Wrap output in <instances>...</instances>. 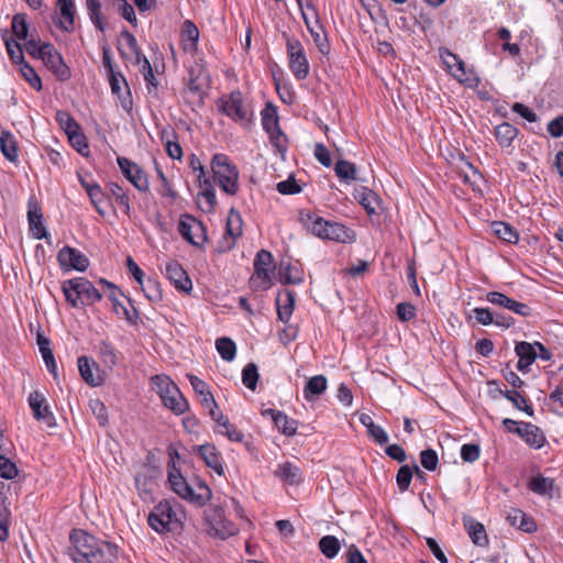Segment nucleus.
<instances>
[{
    "label": "nucleus",
    "instance_id": "a18cd8bd",
    "mask_svg": "<svg viewBox=\"0 0 563 563\" xmlns=\"http://www.w3.org/2000/svg\"><path fill=\"white\" fill-rule=\"evenodd\" d=\"M518 135V129L508 122H504L495 128V137L501 147H508Z\"/></svg>",
    "mask_w": 563,
    "mask_h": 563
},
{
    "label": "nucleus",
    "instance_id": "7ed1b4c3",
    "mask_svg": "<svg viewBox=\"0 0 563 563\" xmlns=\"http://www.w3.org/2000/svg\"><path fill=\"white\" fill-rule=\"evenodd\" d=\"M153 388L161 397L163 405L179 416L189 409V402L178 386L167 375H154L151 378Z\"/></svg>",
    "mask_w": 563,
    "mask_h": 563
},
{
    "label": "nucleus",
    "instance_id": "c756f323",
    "mask_svg": "<svg viewBox=\"0 0 563 563\" xmlns=\"http://www.w3.org/2000/svg\"><path fill=\"white\" fill-rule=\"evenodd\" d=\"M302 18L305 21V24L318 48V51L322 55H329L330 54V43L328 41L327 34L323 30V26L319 23V20H316V25L312 26L309 19L305 13H302Z\"/></svg>",
    "mask_w": 563,
    "mask_h": 563
},
{
    "label": "nucleus",
    "instance_id": "5701e85b",
    "mask_svg": "<svg viewBox=\"0 0 563 563\" xmlns=\"http://www.w3.org/2000/svg\"><path fill=\"white\" fill-rule=\"evenodd\" d=\"M515 353L519 357L516 367L519 372H522V373L529 372L530 366L538 358V353L536 350L534 342L533 343L526 342V341L516 342Z\"/></svg>",
    "mask_w": 563,
    "mask_h": 563
},
{
    "label": "nucleus",
    "instance_id": "0eeeda50",
    "mask_svg": "<svg viewBox=\"0 0 563 563\" xmlns=\"http://www.w3.org/2000/svg\"><path fill=\"white\" fill-rule=\"evenodd\" d=\"M286 49L289 59V68L298 80H303L309 75V62L301 42L287 36Z\"/></svg>",
    "mask_w": 563,
    "mask_h": 563
},
{
    "label": "nucleus",
    "instance_id": "09e8293b",
    "mask_svg": "<svg viewBox=\"0 0 563 563\" xmlns=\"http://www.w3.org/2000/svg\"><path fill=\"white\" fill-rule=\"evenodd\" d=\"M262 126L265 132H271L276 128H279V118L277 108L272 103L267 102L265 108L261 112Z\"/></svg>",
    "mask_w": 563,
    "mask_h": 563
},
{
    "label": "nucleus",
    "instance_id": "79ce46f5",
    "mask_svg": "<svg viewBox=\"0 0 563 563\" xmlns=\"http://www.w3.org/2000/svg\"><path fill=\"white\" fill-rule=\"evenodd\" d=\"M492 230L497 238L507 243L516 244L519 241L518 231L507 222L494 221L492 223Z\"/></svg>",
    "mask_w": 563,
    "mask_h": 563
},
{
    "label": "nucleus",
    "instance_id": "5fc2aeb1",
    "mask_svg": "<svg viewBox=\"0 0 563 563\" xmlns=\"http://www.w3.org/2000/svg\"><path fill=\"white\" fill-rule=\"evenodd\" d=\"M216 349L224 361L231 362L234 360L236 354V345L232 339L228 336L217 339Z\"/></svg>",
    "mask_w": 563,
    "mask_h": 563
},
{
    "label": "nucleus",
    "instance_id": "b1692460",
    "mask_svg": "<svg viewBox=\"0 0 563 563\" xmlns=\"http://www.w3.org/2000/svg\"><path fill=\"white\" fill-rule=\"evenodd\" d=\"M78 371L82 379L91 387L102 385L103 378L99 374L97 363L88 356L81 355L77 360Z\"/></svg>",
    "mask_w": 563,
    "mask_h": 563
},
{
    "label": "nucleus",
    "instance_id": "680f3d73",
    "mask_svg": "<svg viewBox=\"0 0 563 563\" xmlns=\"http://www.w3.org/2000/svg\"><path fill=\"white\" fill-rule=\"evenodd\" d=\"M109 191L115 198V201L122 208L123 212L130 217V212H131L130 198L124 192L123 188L117 183H110Z\"/></svg>",
    "mask_w": 563,
    "mask_h": 563
},
{
    "label": "nucleus",
    "instance_id": "a211bd4d",
    "mask_svg": "<svg viewBox=\"0 0 563 563\" xmlns=\"http://www.w3.org/2000/svg\"><path fill=\"white\" fill-rule=\"evenodd\" d=\"M440 56L449 68L456 67L455 71H453V76L461 82L467 84L468 86H473L478 81L477 78H472L465 67V63L455 54H453L448 48L440 49Z\"/></svg>",
    "mask_w": 563,
    "mask_h": 563
},
{
    "label": "nucleus",
    "instance_id": "bb28decb",
    "mask_svg": "<svg viewBox=\"0 0 563 563\" xmlns=\"http://www.w3.org/2000/svg\"><path fill=\"white\" fill-rule=\"evenodd\" d=\"M296 292L289 289L280 290L276 297L277 314L282 322H288L295 307Z\"/></svg>",
    "mask_w": 563,
    "mask_h": 563
},
{
    "label": "nucleus",
    "instance_id": "393cba45",
    "mask_svg": "<svg viewBox=\"0 0 563 563\" xmlns=\"http://www.w3.org/2000/svg\"><path fill=\"white\" fill-rule=\"evenodd\" d=\"M323 240L335 241L339 243H353L356 240V233L351 228L336 221H328Z\"/></svg>",
    "mask_w": 563,
    "mask_h": 563
},
{
    "label": "nucleus",
    "instance_id": "4d7b16f0",
    "mask_svg": "<svg viewBox=\"0 0 563 563\" xmlns=\"http://www.w3.org/2000/svg\"><path fill=\"white\" fill-rule=\"evenodd\" d=\"M11 29L14 34V36L18 40L25 41L29 38V23L26 22V14L25 13H15L12 16L11 22Z\"/></svg>",
    "mask_w": 563,
    "mask_h": 563
},
{
    "label": "nucleus",
    "instance_id": "f8f14e48",
    "mask_svg": "<svg viewBox=\"0 0 563 563\" xmlns=\"http://www.w3.org/2000/svg\"><path fill=\"white\" fill-rule=\"evenodd\" d=\"M27 402L33 412V417L37 421L45 423L48 428L56 426L54 413L52 412L49 406L46 402V398L42 393L37 390L30 393Z\"/></svg>",
    "mask_w": 563,
    "mask_h": 563
},
{
    "label": "nucleus",
    "instance_id": "4c0bfd02",
    "mask_svg": "<svg viewBox=\"0 0 563 563\" xmlns=\"http://www.w3.org/2000/svg\"><path fill=\"white\" fill-rule=\"evenodd\" d=\"M57 5L60 11V15L65 19V22H59V27L65 32H73L75 25V2L74 0H57Z\"/></svg>",
    "mask_w": 563,
    "mask_h": 563
},
{
    "label": "nucleus",
    "instance_id": "49530a36",
    "mask_svg": "<svg viewBox=\"0 0 563 563\" xmlns=\"http://www.w3.org/2000/svg\"><path fill=\"white\" fill-rule=\"evenodd\" d=\"M334 173L340 180L344 183H350L353 180H358L357 177V167L354 163H351L345 159H339L334 165Z\"/></svg>",
    "mask_w": 563,
    "mask_h": 563
},
{
    "label": "nucleus",
    "instance_id": "f3484780",
    "mask_svg": "<svg viewBox=\"0 0 563 563\" xmlns=\"http://www.w3.org/2000/svg\"><path fill=\"white\" fill-rule=\"evenodd\" d=\"M194 451L199 454L205 464L212 468L218 475L224 474V463L220 451L212 443H205L194 448Z\"/></svg>",
    "mask_w": 563,
    "mask_h": 563
},
{
    "label": "nucleus",
    "instance_id": "9b49d317",
    "mask_svg": "<svg viewBox=\"0 0 563 563\" xmlns=\"http://www.w3.org/2000/svg\"><path fill=\"white\" fill-rule=\"evenodd\" d=\"M117 163L124 177L140 191H147L150 188L146 173L134 162L126 157L118 156Z\"/></svg>",
    "mask_w": 563,
    "mask_h": 563
},
{
    "label": "nucleus",
    "instance_id": "2f4dec72",
    "mask_svg": "<svg viewBox=\"0 0 563 563\" xmlns=\"http://www.w3.org/2000/svg\"><path fill=\"white\" fill-rule=\"evenodd\" d=\"M328 387V379L324 375H316L309 378L303 387V397L307 401H312L322 395Z\"/></svg>",
    "mask_w": 563,
    "mask_h": 563
},
{
    "label": "nucleus",
    "instance_id": "13d9d810",
    "mask_svg": "<svg viewBox=\"0 0 563 563\" xmlns=\"http://www.w3.org/2000/svg\"><path fill=\"white\" fill-rule=\"evenodd\" d=\"M68 141L70 145L82 156H89V145L87 142V137L82 132L81 126L79 130H76L69 134H67Z\"/></svg>",
    "mask_w": 563,
    "mask_h": 563
},
{
    "label": "nucleus",
    "instance_id": "e433bc0d",
    "mask_svg": "<svg viewBox=\"0 0 563 563\" xmlns=\"http://www.w3.org/2000/svg\"><path fill=\"white\" fill-rule=\"evenodd\" d=\"M499 394L509 400L515 408L526 412L529 417L534 416L533 407L528 404V398L518 390L498 389Z\"/></svg>",
    "mask_w": 563,
    "mask_h": 563
},
{
    "label": "nucleus",
    "instance_id": "603ef678",
    "mask_svg": "<svg viewBox=\"0 0 563 563\" xmlns=\"http://www.w3.org/2000/svg\"><path fill=\"white\" fill-rule=\"evenodd\" d=\"M202 190L199 196L206 200V207H201L205 212H212L217 205L216 190L211 184L210 178H203L202 183H198Z\"/></svg>",
    "mask_w": 563,
    "mask_h": 563
},
{
    "label": "nucleus",
    "instance_id": "412c9836",
    "mask_svg": "<svg viewBox=\"0 0 563 563\" xmlns=\"http://www.w3.org/2000/svg\"><path fill=\"white\" fill-rule=\"evenodd\" d=\"M253 266L257 278L271 285L275 268L273 254L266 250L258 251L254 258Z\"/></svg>",
    "mask_w": 563,
    "mask_h": 563
},
{
    "label": "nucleus",
    "instance_id": "423d86ee",
    "mask_svg": "<svg viewBox=\"0 0 563 563\" xmlns=\"http://www.w3.org/2000/svg\"><path fill=\"white\" fill-rule=\"evenodd\" d=\"M203 519L208 526V534L225 540L238 533L236 526L225 518L221 505L211 504L203 512Z\"/></svg>",
    "mask_w": 563,
    "mask_h": 563
},
{
    "label": "nucleus",
    "instance_id": "cd10ccee",
    "mask_svg": "<svg viewBox=\"0 0 563 563\" xmlns=\"http://www.w3.org/2000/svg\"><path fill=\"white\" fill-rule=\"evenodd\" d=\"M463 525L468 533L472 542L477 547H487L488 545V537L486 533V529L483 523L477 521L471 516L463 517Z\"/></svg>",
    "mask_w": 563,
    "mask_h": 563
},
{
    "label": "nucleus",
    "instance_id": "39448f33",
    "mask_svg": "<svg viewBox=\"0 0 563 563\" xmlns=\"http://www.w3.org/2000/svg\"><path fill=\"white\" fill-rule=\"evenodd\" d=\"M147 522L157 533H167L181 528L170 500H162L148 514Z\"/></svg>",
    "mask_w": 563,
    "mask_h": 563
},
{
    "label": "nucleus",
    "instance_id": "864d4df0",
    "mask_svg": "<svg viewBox=\"0 0 563 563\" xmlns=\"http://www.w3.org/2000/svg\"><path fill=\"white\" fill-rule=\"evenodd\" d=\"M340 549V541L334 536H324L319 540V550L328 559L335 558Z\"/></svg>",
    "mask_w": 563,
    "mask_h": 563
},
{
    "label": "nucleus",
    "instance_id": "ea45409f",
    "mask_svg": "<svg viewBox=\"0 0 563 563\" xmlns=\"http://www.w3.org/2000/svg\"><path fill=\"white\" fill-rule=\"evenodd\" d=\"M0 150L3 156L10 162L18 159V144L14 135L10 131H1L0 133Z\"/></svg>",
    "mask_w": 563,
    "mask_h": 563
},
{
    "label": "nucleus",
    "instance_id": "f257e3e1",
    "mask_svg": "<svg viewBox=\"0 0 563 563\" xmlns=\"http://www.w3.org/2000/svg\"><path fill=\"white\" fill-rule=\"evenodd\" d=\"M71 547L68 554L75 563H114L119 547L110 541L96 538L81 529L70 532Z\"/></svg>",
    "mask_w": 563,
    "mask_h": 563
},
{
    "label": "nucleus",
    "instance_id": "4468645a",
    "mask_svg": "<svg viewBox=\"0 0 563 563\" xmlns=\"http://www.w3.org/2000/svg\"><path fill=\"white\" fill-rule=\"evenodd\" d=\"M108 79L111 92L117 96L121 107L128 113H131L133 110V98L125 77L122 75V73H118L108 77Z\"/></svg>",
    "mask_w": 563,
    "mask_h": 563
},
{
    "label": "nucleus",
    "instance_id": "dca6fc26",
    "mask_svg": "<svg viewBox=\"0 0 563 563\" xmlns=\"http://www.w3.org/2000/svg\"><path fill=\"white\" fill-rule=\"evenodd\" d=\"M486 300L493 305L508 309L521 317H529L532 313V309L528 305L519 302L508 297L504 292L489 291L486 295Z\"/></svg>",
    "mask_w": 563,
    "mask_h": 563
},
{
    "label": "nucleus",
    "instance_id": "7c9ffc66",
    "mask_svg": "<svg viewBox=\"0 0 563 563\" xmlns=\"http://www.w3.org/2000/svg\"><path fill=\"white\" fill-rule=\"evenodd\" d=\"M277 277L283 285H299L303 282L302 272L285 261L279 263Z\"/></svg>",
    "mask_w": 563,
    "mask_h": 563
},
{
    "label": "nucleus",
    "instance_id": "69168bd1",
    "mask_svg": "<svg viewBox=\"0 0 563 563\" xmlns=\"http://www.w3.org/2000/svg\"><path fill=\"white\" fill-rule=\"evenodd\" d=\"M55 120L66 133V135L76 130H79L80 128V124L67 111L64 110H58L56 112Z\"/></svg>",
    "mask_w": 563,
    "mask_h": 563
},
{
    "label": "nucleus",
    "instance_id": "e2e57ef3",
    "mask_svg": "<svg viewBox=\"0 0 563 563\" xmlns=\"http://www.w3.org/2000/svg\"><path fill=\"white\" fill-rule=\"evenodd\" d=\"M258 378H260V374H258L256 364L255 363L246 364L242 371L243 385L251 390H255V388L257 386Z\"/></svg>",
    "mask_w": 563,
    "mask_h": 563
},
{
    "label": "nucleus",
    "instance_id": "72a5a7b5",
    "mask_svg": "<svg viewBox=\"0 0 563 563\" xmlns=\"http://www.w3.org/2000/svg\"><path fill=\"white\" fill-rule=\"evenodd\" d=\"M555 487V482L553 478L544 477L542 474H538L532 476L528 482V488L532 493L539 496H549L552 497V493Z\"/></svg>",
    "mask_w": 563,
    "mask_h": 563
},
{
    "label": "nucleus",
    "instance_id": "bf43d9fd",
    "mask_svg": "<svg viewBox=\"0 0 563 563\" xmlns=\"http://www.w3.org/2000/svg\"><path fill=\"white\" fill-rule=\"evenodd\" d=\"M76 279H67L62 283V291L65 296V300L73 307V308H81V299L80 295H78L77 289L73 286H75Z\"/></svg>",
    "mask_w": 563,
    "mask_h": 563
},
{
    "label": "nucleus",
    "instance_id": "473e14b6",
    "mask_svg": "<svg viewBox=\"0 0 563 563\" xmlns=\"http://www.w3.org/2000/svg\"><path fill=\"white\" fill-rule=\"evenodd\" d=\"M1 37L11 62L20 67H22L23 64H26L27 62L25 60L22 45L10 36L7 30L2 32Z\"/></svg>",
    "mask_w": 563,
    "mask_h": 563
},
{
    "label": "nucleus",
    "instance_id": "ddd939ff",
    "mask_svg": "<svg viewBox=\"0 0 563 563\" xmlns=\"http://www.w3.org/2000/svg\"><path fill=\"white\" fill-rule=\"evenodd\" d=\"M27 222L30 232L36 240L48 239L49 234L43 222L41 205L33 197L27 202Z\"/></svg>",
    "mask_w": 563,
    "mask_h": 563
},
{
    "label": "nucleus",
    "instance_id": "6e6d98bb",
    "mask_svg": "<svg viewBox=\"0 0 563 563\" xmlns=\"http://www.w3.org/2000/svg\"><path fill=\"white\" fill-rule=\"evenodd\" d=\"M187 378H188L194 391L198 395L199 402L202 407L205 405V399L207 400V398H208V400H209L210 397H213L212 393L209 389L208 384L194 374H187Z\"/></svg>",
    "mask_w": 563,
    "mask_h": 563
},
{
    "label": "nucleus",
    "instance_id": "8fccbe9b",
    "mask_svg": "<svg viewBox=\"0 0 563 563\" xmlns=\"http://www.w3.org/2000/svg\"><path fill=\"white\" fill-rule=\"evenodd\" d=\"M86 7L88 11V15L95 27L104 32L107 30V23L104 22L101 15V3L99 0H86Z\"/></svg>",
    "mask_w": 563,
    "mask_h": 563
},
{
    "label": "nucleus",
    "instance_id": "58836bf2",
    "mask_svg": "<svg viewBox=\"0 0 563 563\" xmlns=\"http://www.w3.org/2000/svg\"><path fill=\"white\" fill-rule=\"evenodd\" d=\"M192 228L194 227L191 224L187 223L186 221H184V220L179 221L178 231H179L180 235L186 241H188L191 245L200 246L203 242L207 241V228L205 227V224L201 221L196 222L195 228H196L197 232H199L201 235V242H198L194 239L192 232H191Z\"/></svg>",
    "mask_w": 563,
    "mask_h": 563
},
{
    "label": "nucleus",
    "instance_id": "3c124183",
    "mask_svg": "<svg viewBox=\"0 0 563 563\" xmlns=\"http://www.w3.org/2000/svg\"><path fill=\"white\" fill-rule=\"evenodd\" d=\"M274 424L286 437L297 433L298 421L288 417L284 411L276 413Z\"/></svg>",
    "mask_w": 563,
    "mask_h": 563
},
{
    "label": "nucleus",
    "instance_id": "c9c22d12",
    "mask_svg": "<svg viewBox=\"0 0 563 563\" xmlns=\"http://www.w3.org/2000/svg\"><path fill=\"white\" fill-rule=\"evenodd\" d=\"M88 196L99 216H106V207H111L114 210L110 198L99 185L88 188Z\"/></svg>",
    "mask_w": 563,
    "mask_h": 563
},
{
    "label": "nucleus",
    "instance_id": "4be33fe9",
    "mask_svg": "<svg viewBox=\"0 0 563 563\" xmlns=\"http://www.w3.org/2000/svg\"><path fill=\"white\" fill-rule=\"evenodd\" d=\"M274 476L289 486H297L305 481L301 468L289 461L278 464L274 471Z\"/></svg>",
    "mask_w": 563,
    "mask_h": 563
},
{
    "label": "nucleus",
    "instance_id": "2eb2a0df",
    "mask_svg": "<svg viewBox=\"0 0 563 563\" xmlns=\"http://www.w3.org/2000/svg\"><path fill=\"white\" fill-rule=\"evenodd\" d=\"M166 278L178 291L189 294L192 289V282L187 272L177 261H170L165 266Z\"/></svg>",
    "mask_w": 563,
    "mask_h": 563
},
{
    "label": "nucleus",
    "instance_id": "9d476101",
    "mask_svg": "<svg viewBox=\"0 0 563 563\" xmlns=\"http://www.w3.org/2000/svg\"><path fill=\"white\" fill-rule=\"evenodd\" d=\"M57 262L63 273L70 271L86 272L89 267V258L79 250L71 246H64L57 253Z\"/></svg>",
    "mask_w": 563,
    "mask_h": 563
},
{
    "label": "nucleus",
    "instance_id": "6ab92c4d",
    "mask_svg": "<svg viewBox=\"0 0 563 563\" xmlns=\"http://www.w3.org/2000/svg\"><path fill=\"white\" fill-rule=\"evenodd\" d=\"M243 220L241 213L231 208L225 225V246H221L220 251H230L235 245V239L242 234Z\"/></svg>",
    "mask_w": 563,
    "mask_h": 563
},
{
    "label": "nucleus",
    "instance_id": "c85d7f7f",
    "mask_svg": "<svg viewBox=\"0 0 563 563\" xmlns=\"http://www.w3.org/2000/svg\"><path fill=\"white\" fill-rule=\"evenodd\" d=\"M36 342L42 354V357L45 362L47 371L53 375L54 380L58 384L59 375L57 372V364L54 357V353L51 349L49 339L38 332L36 336Z\"/></svg>",
    "mask_w": 563,
    "mask_h": 563
},
{
    "label": "nucleus",
    "instance_id": "f704fd0d",
    "mask_svg": "<svg viewBox=\"0 0 563 563\" xmlns=\"http://www.w3.org/2000/svg\"><path fill=\"white\" fill-rule=\"evenodd\" d=\"M178 136L174 129H164L161 132V140L165 144L168 156L173 159H181L183 150L177 141Z\"/></svg>",
    "mask_w": 563,
    "mask_h": 563
},
{
    "label": "nucleus",
    "instance_id": "de8ad7c7",
    "mask_svg": "<svg viewBox=\"0 0 563 563\" xmlns=\"http://www.w3.org/2000/svg\"><path fill=\"white\" fill-rule=\"evenodd\" d=\"M526 430V438L525 442L530 448H533L536 450L541 449L544 443L547 442V438L544 435V432L542 429L533 423H527L525 424Z\"/></svg>",
    "mask_w": 563,
    "mask_h": 563
},
{
    "label": "nucleus",
    "instance_id": "0e129e2a",
    "mask_svg": "<svg viewBox=\"0 0 563 563\" xmlns=\"http://www.w3.org/2000/svg\"><path fill=\"white\" fill-rule=\"evenodd\" d=\"M145 297L153 302H157L162 300V289L159 283L154 278H147L146 282L143 280V285H140Z\"/></svg>",
    "mask_w": 563,
    "mask_h": 563
},
{
    "label": "nucleus",
    "instance_id": "f03ea898",
    "mask_svg": "<svg viewBox=\"0 0 563 563\" xmlns=\"http://www.w3.org/2000/svg\"><path fill=\"white\" fill-rule=\"evenodd\" d=\"M167 471V481L170 488L180 498L197 507H203L211 499L212 492L205 482H200L198 484L199 493H196L187 483L186 478L181 475L180 470L176 467L174 462L168 463Z\"/></svg>",
    "mask_w": 563,
    "mask_h": 563
},
{
    "label": "nucleus",
    "instance_id": "c03bdc74",
    "mask_svg": "<svg viewBox=\"0 0 563 563\" xmlns=\"http://www.w3.org/2000/svg\"><path fill=\"white\" fill-rule=\"evenodd\" d=\"M181 33L184 49L188 52L196 51L199 41V30L196 24L190 20H186L183 24Z\"/></svg>",
    "mask_w": 563,
    "mask_h": 563
},
{
    "label": "nucleus",
    "instance_id": "6e6552de",
    "mask_svg": "<svg viewBox=\"0 0 563 563\" xmlns=\"http://www.w3.org/2000/svg\"><path fill=\"white\" fill-rule=\"evenodd\" d=\"M218 109L221 113L235 122L249 119V107L244 103L243 95L240 90H234L229 95L222 96L218 100Z\"/></svg>",
    "mask_w": 563,
    "mask_h": 563
},
{
    "label": "nucleus",
    "instance_id": "37998d69",
    "mask_svg": "<svg viewBox=\"0 0 563 563\" xmlns=\"http://www.w3.org/2000/svg\"><path fill=\"white\" fill-rule=\"evenodd\" d=\"M354 198L364 207L368 214L376 213L378 196L367 187L355 189Z\"/></svg>",
    "mask_w": 563,
    "mask_h": 563
},
{
    "label": "nucleus",
    "instance_id": "aec40b11",
    "mask_svg": "<svg viewBox=\"0 0 563 563\" xmlns=\"http://www.w3.org/2000/svg\"><path fill=\"white\" fill-rule=\"evenodd\" d=\"M298 220L307 232L323 240L329 220H324L318 213L310 210H300Z\"/></svg>",
    "mask_w": 563,
    "mask_h": 563
},
{
    "label": "nucleus",
    "instance_id": "a878e982",
    "mask_svg": "<svg viewBox=\"0 0 563 563\" xmlns=\"http://www.w3.org/2000/svg\"><path fill=\"white\" fill-rule=\"evenodd\" d=\"M74 283L78 295H80L81 308L92 305L102 299V294L93 286V284L85 277H75Z\"/></svg>",
    "mask_w": 563,
    "mask_h": 563
},
{
    "label": "nucleus",
    "instance_id": "20e7f679",
    "mask_svg": "<svg viewBox=\"0 0 563 563\" xmlns=\"http://www.w3.org/2000/svg\"><path fill=\"white\" fill-rule=\"evenodd\" d=\"M211 169L219 187L228 195H235L239 189V170L223 153H217L211 159Z\"/></svg>",
    "mask_w": 563,
    "mask_h": 563
},
{
    "label": "nucleus",
    "instance_id": "774afa93",
    "mask_svg": "<svg viewBox=\"0 0 563 563\" xmlns=\"http://www.w3.org/2000/svg\"><path fill=\"white\" fill-rule=\"evenodd\" d=\"M413 470L409 465H401L396 475V483L401 493L408 490L411 479H412Z\"/></svg>",
    "mask_w": 563,
    "mask_h": 563
},
{
    "label": "nucleus",
    "instance_id": "1a4fd4ad",
    "mask_svg": "<svg viewBox=\"0 0 563 563\" xmlns=\"http://www.w3.org/2000/svg\"><path fill=\"white\" fill-rule=\"evenodd\" d=\"M44 55L41 60L45 67L59 80L67 81L71 77V70L64 62L62 54L49 43H44Z\"/></svg>",
    "mask_w": 563,
    "mask_h": 563
},
{
    "label": "nucleus",
    "instance_id": "338daca9",
    "mask_svg": "<svg viewBox=\"0 0 563 563\" xmlns=\"http://www.w3.org/2000/svg\"><path fill=\"white\" fill-rule=\"evenodd\" d=\"M112 4L124 20L133 26L137 25L134 8L126 0H112Z\"/></svg>",
    "mask_w": 563,
    "mask_h": 563
},
{
    "label": "nucleus",
    "instance_id": "a19ab883",
    "mask_svg": "<svg viewBox=\"0 0 563 563\" xmlns=\"http://www.w3.org/2000/svg\"><path fill=\"white\" fill-rule=\"evenodd\" d=\"M120 352L107 340L99 343V357L104 367L112 369L119 361Z\"/></svg>",
    "mask_w": 563,
    "mask_h": 563
},
{
    "label": "nucleus",
    "instance_id": "052dcab7",
    "mask_svg": "<svg viewBox=\"0 0 563 563\" xmlns=\"http://www.w3.org/2000/svg\"><path fill=\"white\" fill-rule=\"evenodd\" d=\"M20 74L23 77V79L36 91H41L43 89L42 79L29 63L23 64L22 67H20Z\"/></svg>",
    "mask_w": 563,
    "mask_h": 563
}]
</instances>
